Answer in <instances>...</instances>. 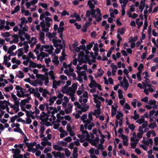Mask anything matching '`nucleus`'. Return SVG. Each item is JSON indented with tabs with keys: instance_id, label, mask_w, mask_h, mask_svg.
Wrapping results in <instances>:
<instances>
[{
	"instance_id": "f257e3e1",
	"label": "nucleus",
	"mask_w": 158,
	"mask_h": 158,
	"mask_svg": "<svg viewBox=\"0 0 158 158\" xmlns=\"http://www.w3.org/2000/svg\"><path fill=\"white\" fill-rule=\"evenodd\" d=\"M77 94L79 97V101L81 103H85L88 101V94L87 92L84 91V85L82 84L77 91Z\"/></svg>"
},
{
	"instance_id": "f03ea898",
	"label": "nucleus",
	"mask_w": 158,
	"mask_h": 158,
	"mask_svg": "<svg viewBox=\"0 0 158 158\" xmlns=\"http://www.w3.org/2000/svg\"><path fill=\"white\" fill-rule=\"evenodd\" d=\"M53 49V48L52 45H41L40 44H38L36 45L34 51L42 52L43 51H44L48 52L49 54H51L52 53Z\"/></svg>"
},
{
	"instance_id": "7ed1b4c3",
	"label": "nucleus",
	"mask_w": 158,
	"mask_h": 158,
	"mask_svg": "<svg viewBox=\"0 0 158 158\" xmlns=\"http://www.w3.org/2000/svg\"><path fill=\"white\" fill-rule=\"evenodd\" d=\"M83 125H81L80 127V130L81 134H78L77 136L79 138V141L81 143L84 142L85 140H89V134L87 131L84 128Z\"/></svg>"
},
{
	"instance_id": "20e7f679",
	"label": "nucleus",
	"mask_w": 158,
	"mask_h": 158,
	"mask_svg": "<svg viewBox=\"0 0 158 158\" xmlns=\"http://www.w3.org/2000/svg\"><path fill=\"white\" fill-rule=\"evenodd\" d=\"M75 106H77V108H76L77 111L78 113H73V115L76 118H79L80 116L79 114H81L82 112H84L86 111V109L83 106L80 105L78 102H75L74 103Z\"/></svg>"
},
{
	"instance_id": "39448f33",
	"label": "nucleus",
	"mask_w": 158,
	"mask_h": 158,
	"mask_svg": "<svg viewBox=\"0 0 158 158\" xmlns=\"http://www.w3.org/2000/svg\"><path fill=\"white\" fill-rule=\"evenodd\" d=\"M38 2V0H32L30 2H27L25 4L27 8L30 9L31 12L35 11L37 7L35 5Z\"/></svg>"
},
{
	"instance_id": "423d86ee",
	"label": "nucleus",
	"mask_w": 158,
	"mask_h": 158,
	"mask_svg": "<svg viewBox=\"0 0 158 158\" xmlns=\"http://www.w3.org/2000/svg\"><path fill=\"white\" fill-rule=\"evenodd\" d=\"M73 89L70 88V90L69 92H67L65 89L63 90V93H66L69 95L71 97V101L74 102L75 100V98L74 97V94L77 90V86L75 85H73Z\"/></svg>"
},
{
	"instance_id": "0eeeda50",
	"label": "nucleus",
	"mask_w": 158,
	"mask_h": 158,
	"mask_svg": "<svg viewBox=\"0 0 158 158\" xmlns=\"http://www.w3.org/2000/svg\"><path fill=\"white\" fill-rule=\"evenodd\" d=\"M77 73L78 74V76L77 78V80L80 82H82L83 81V78L85 81L87 80V77L85 71L78 70Z\"/></svg>"
},
{
	"instance_id": "6e6552de",
	"label": "nucleus",
	"mask_w": 158,
	"mask_h": 158,
	"mask_svg": "<svg viewBox=\"0 0 158 158\" xmlns=\"http://www.w3.org/2000/svg\"><path fill=\"white\" fill-rule=\"evenodd\" d=\"M48 115L47 117L45 118V120L48 123H49L50 125L52 124V123H54L56 122V117L54 115L55 113H53L48 112Z\"/></svg>"
},
{
	"instance_id": "1a4fd4ad",
	"label": "nucleus",
	"mask_w": 158,
	"mask_h": 158,
	"mask_svg": "<svg viewBox=\"0 0 158 158\" xmlns=\"http://www.w3.org/2000/svg\"><path fill=\"white\" fill-rule=\"evenodd\" d=\"M31 99V98L30 97H28L27 98H25L23 100H22L21 102H20L19 105L20 106L21 110L26 112V114L28 115L27 113L28 111H27L25 109V106L26 103H28L29 100Z\"/></svg>"
},
{
	"instance_id": "9d476101",
	"label": "nucleus",
	"mask_w": 158,
	"mask_h": 158,
	"mask_svg": "<svg viewBox=\"0 0 158 158\" xmlns=\"http://www.w3.org/2000/svg\"><path fill=\"white\" fill-rule=\"evenodd\" d=\"M156 101L155 100H149L148 103V105L145 106V107L148 110L152 109H157V105L156 104Z\"/></svg>"
},
{
	"instance_id": "9b49d317",
	"label": "nucleus",
	"mask_w": 158,
	"mask_h": 158,
	"mask_svg": "<svg viewBox=\"0 0 158 158\" xmlns=\"http://www.w3.org/2000/svg\"><path fill=\"white\" fill-rule=\"evenodd\" d=\"M46 109L48 112L53 113H57L58 111L61 110V108L60 106H58L57 108H53L51 106L46 105Z\"/></svg>"
},
{
	"instance_id": "f8f14e48",
	"label": "nucleus",
	"mask_w": 158,
	"mask_h": 158,
	"mask_svg": "<svg viewBox=\"0 0 158 158\" xmlns=\"http://www.w3.org/2000/svg\"><path fill=\"white\" fill-rule=\"evenodd\" d=\"M26 146L28 148V150L29 152H32L33 153H35L36 152L37 150L36 148L34 147L36 145V143L35 142L32 143H26Z\"/></svg>"
},
{
	"instance_id": "ddd939ff",
	"label": "nucleus",
	"mask_w": 158,
	"mask_h": 158,
	"mask_svg": "<svg viewBox=\"0 0 158 158\" xmlns=\"http://www.w3.org/2000/svg\"><path fill=\"white\" fill-rule=\"evenodd\" d=\"M71 84V81H68L66 82V84L62 88V89H61L62 92L63 93V90L64 89H65L67 91V92H69L70 90V88L71 89H73V85H75L77 86V83H74L71 86H70L69 87H68V86L70 85Z\"/></svg>"
},
{
	"instance_id": "4468645a",
	"label": "nucleus",
	"mask_w": 158,
	"mask_h": 158,
	"mask_svg": "<svg viewBox=\"0 0 158 158\" xmlns=\"http://www.w3.org/2000/svg\"><path fill=\"white\" fill-rule=\"evenodd\" d=\"M15 89L17 91V96L20 98L24 97L25 96V94L23 91L22 88L20 87L19 86L15 85Z\"/></svg>"
},
{
	"instance_id": "2eb2a0df",
	"label": "nucleus",
	"mask_w": 158,
	"mask_h": 158,
	"mask_svg": "<svg viewBox=\"0 0 158 158\" xmlns=\"http://www.w3.org/2000/svg\"><path fill=\"white\" fill-rule=\"evenodd\" d=\"M119 3L121 4L122 10H121V15L122 16L124 15L125 14V9L126 6L128 2V0H119Z\"/></svg>"
},
{
	"instance_id": "dca6fc26",
	"label": "nucleus",
	"mask_w": 158,
	"mask_h": 158,
	"mask_svg": "<svg viewBox=\"0 0 158 158\" xmlns=\"http://www.w3.org/2000/svg\"><path fill=\"white\" fill-rule=\"evenodd\" d=\"M9 105V103L8 102L6 101H1L0 102V112H4L3 110L5 109H7Z\"/></svg>"
},
{
	"instance_id": "f3484780",
	"label": "nucleus",
	"mask_w": 158,
	"mask_h": 158,
	"mask_svg": "<svg viewBox=\"0 0 158 158\" xmlns=\"http://www.w3.org/2000/svg\"><path fill=\"white\" fill-rule=\"evenodd\" d=\"M84 123V125H83L84 128L85 129V130L88 129L89 130H91L92 127L95 125L93 122L89 121L86 123Z\"/></svg>"
},
{
	"instance_id": "a211bd4d",
	"label": "nucleus",
	"mask_w": 158,
	"mask_h": 158,
	"mask_svg": "<svg viewBox=\"0 0 158 158\" xmlns=\"http://www.w3.org/2000/svg\"><path fill=\"white\" fill-rule=\"evenodd\" d=\"M120 84L125 91L127 90L129 86V83L126 78L125 77L123 81L120 82Z\"/></svg>"
},
{
	"instance_id": "6ab92c4d",
	"label": "nucleus",
	"mask_w": 158,
	"mask_h": 158,
	"mask_svg": "<svg viewBox=\"0 0 158 158\" xmlns=\"http://www.w3.org/2000/svg\"><path fill=\"white\" fill-rule=\"evenodd\" d=\"M39 91L42 93V95L44 98H48V95L50 94L48 90L41 87H39Z\"/></svg>"
},
{
	"instance_id": "aec40b11",
	"label": "nucleus",
	"mask_w": 158,
	"mask_h": 158,
	"mask_svg": "<svg viewBox=\"0 0 158 158\" xmlns=\"http://www.w3.org/2000/svg\"><path fill=\"white\" fill-rule=\"evenodd\" d=\"M52 42L53 43V45L55 47H59L60 49L63 48V46L61 44V41L59 39H53Z\"/></svg>"
},
{
	"instance_id": "412c9836",
	"label": "nucleus",
	"mask_w": 158,
	"mask_h": 158,
	"mask_svg": "<svg viewBox=\"0 0 158 158\" xmlns=\"http://www.w3.org/2000/svg\"><path fill=\"white\" fill-rule=\"evenodd\" d=\"M19 35L20 40L23 41L25 39L28 40L30 38V36L25 32H22L20 33L19 32Z\"/></svg>"
},
{
	"instance_id": "4be33fe9",
	"label": "nucleus",
	"mask_w": 158,
	"mask_h": 158,
	"mask_svg": "<svg viewBox=\"0 0 158 158\" xmlns=\"http://www.w3.org/2000/svg\"><path fill=\"white\" fill-rule=\"evenodd\" d=\"M131 142L130 143L131 148L132 149H135L136 147L137 144L139 142V139H134V138H131Z\"/></svg>"
},
{
	"instance_id": "5701e85b",
	"label": "nucleus",
	"mask_w": 158,
	"mask_h": 158,
	"mask_svg": "<svg viewBox=\"0 0 158 158\" xmlns=\"http://www.w3.org/2000/svg\"><path fill=\"white\" fill-rule=\"evenodd\" d=\"M119 137H121L123 140V144L124 146H128V143L127 136L123 134H121L119 135Z\"/></svg>"
},
{
	"instance_id": "b1692460",
	"label": "nucleus",
	"mask_w": 158,
	"mask_h": 158,
	"mask_svg": "<svg viewBox=\"0 0 158 158\" xmlns=\"http://www.w3.org/2000/svg\"><path fill=\"white\" fill-rule=\"evenodd\" d=\"M42 140L43 141L41 142V145L45 146H46V145L48 146H51V143L48 141V139L46 137H44Z\"/></svg>"
},
{
	"instance_id": "393cba45",
	"label": "nucleus",
	"mask_w": 158,
	"mask_h": 158,
	"mask_svg": "<svg viewBox=\"0 0 158 158\" xmlns=\"http://www.w3.org/2000/svg\"><path fill=\"white\" fill-rule=\"evenodd\" d=\"M6 22L5 20H0V30H2L3 28H5L6 30H9V27L6 26V25H5L6 24Z\"/></svg>"
},
{
	"instance_id": "a878e982",
	"label": "nucleus",
	"mask_w": 158,
	"mask_h": 158,
	"mask_svg": "<svg viewBox=\"0 0 158 158\" xmlns=\"http://www.w3.org/2000/svg\"><path fill=\"white\" fill-rule=\"evenodd\" d=\"M142 72L138 71L136 74H132L131 76L132 78L134 79H136L137 77L139 81H140L142 80V77L141 76Z\"/></svg>"
},
{
	"instance_id": "bb28decb",
	"label": "nucleus",
	"mask_w": 158,
	"mask_h": 158,
	"mask_svg": "<svg viewBox=\"0 0 158 158\" xmlns=\"http://www.w3.org/2000/svg\"><path fill=\"white\" fill-rule=\"evenodd\" d=\"M12 100L13 101L14 104H20V99L18 98L16 95L13 93H11Z\"/></svg>"
},
{
	"instance_id": "cd10ccee",
	"label": "nucleus",
	"mask_w": 158,
	"mask_h": 158,
	"mask_svg": "<svg viewBox=\"0 0 158 158\" xmlns=\"http://www.w3.org/2000/svg\"><path fill=\"white\" fill-rule=\"evenodd\" d=\"M123 122V118H116L115 121V127H114V130L115 131L116 128L118 127V126H121Z\"/></svg>"
},
{
	"instance_id": "c85d7f7f",
	"label": "nucleus",
	"mask_w": 158,
	"mask_h": 158,
	"mask_svg": "<svg viewBox=\"0 0 158 158\" xmlns=\"http://www.w3.org/2000/svg\"><path fill=\"white\" fill-rule=\"evenodd\" d=\"M97 2L95 0H89L88 2V5L90 9H94V4H97Z\"/></svg>"
},
{
	"instance_id": "c756f323",
	"label": "nucleus",
	"mask_w": 158,
	"mask_h": 158,
	"mask_svg": "<svg viewBox=\"0 0 158 158\" xmlns=\"http://www.w3.org/2000/svg\"><path fill=\"white\" fill-rule=\"evenodd\" d=\"M96 10L93 9H91L90 10H88L86 11L85 16L86 17H89L91 15L93 17V15L95 14Z\"/></svg>"
},
{
	"instance_id": "7c9ffc66",
	"label": "nucleus",
	"mask_w": 158,
	"mask_h": 158,
	"mask_svg": "<svg viewBox=\"0 0 158 158\" xmlns=\"http://www.w3.org/2000/svg\"><path fill=\"white\" fill-rule=\"evenodd\" d=\"M73 106L70 103H69L67 107L65 108V111L66 114H68L71 113L72 111Z\"/></svg>"
},
{
	"instance_id": "2f4dec72",
	"label": "nucleus",
	"mask_w": 158,
	"mask_h": 158,
	"mask_svg": "<svg viewBox=\"0 0 158 158\" xmlns=\"http://www.w3.org/2000/svg\"><path fill=\"white\" fill-rule=\"evenodd\" d=\"M118 108V106L116 104L115 105L111 106V112L112 117L114 116L116 114Z\"/></svg>"
},
{
	"instance_id": "473e14b6",
	"label": "nucleus",
	"mask_w": 158,
	"mask_h": 158,
	"mask_svg": "<svg viewBox=\"0 0 158 158\" xmlns=\"http://www.w3.org/2000/svg\"><path fill=\"white\" fill-rule=\"evenodd\" d=\"M7 56H5L4 57V60L3 64L6 66L7 67H9L10 66L11 64L10 62H8Z\"/></svg>"
},
{
	"instance_id": "72a5a7b5",
	"label": "nucleus",
	"mask_w": 158,
	"mask_h": 158,
	"mask_svg": "<svg viewBox=\"0 0 158 158\" xmlns=\"http://www.w3.org/2000/svg\"><path fill=\"white\" fill-rule=\"evenodd\" d=\"M39 39L41 41L42 44H44L45 43V41L44 40V37L45 34L44 32H42L40 31L39 33Z\"/></svg>"
},
{
	"instance_id": "f704fd0d",
	"label": "nucleus",
	"mask_w": 158,
	"mask_h": 158,
	"mask_svg": "<svg viewBox=\"0 0 158 158\" xmlns=\"http://www.w3.org/2000/svg\"><path fill=\"white\" fill-rule=\"evenodd\" d=\"M48 55L45 52H41L38 56H37V59L38 60H43L45 57L48 56Z\"/></svg>"
},
{
	"instance_id": "c9c22d12",
	"label": "nucleus",
	"mask_w": 158,
	"mask_h": 158,
	"mask_svg": "<svg viewBox=\"0 0 158 158\" xmlns=\"http://www.w3.org/2000/svg\"><path fill=\"white\" fill-rule=\"evenodd\" d=\"M142 143L148 146L150 145H152L153 143V141L151 138H150L147 140H143Z\"/></svg>"
},
{
	"instance_id": "e433bc0d",
	"label": "nucleus",
	"mask_w": 158,
	"mask_h": 158,
	"mask_svg": "<svg viewBox=\"0 0 158 158\" xmlns=\"http://www.w3.org/2000/svg\"><path fill=\"white\" fill-rule=\"evenodd\" d=\"M40 25L41 27H42V30L43 31H48L49 28H48L46 27V28H45V26L46 25V24H45L44 23V20H43L42 21H41L40 23Z\"/></svg>"
},
{
	"instance_id": "4c0bfd02",
	"label": "nucleus",
	"mask_w": 158,
	"mask_h": 158,
	"mask_svg": "<svg viewBox=\"0 0 158 158\" xmlns=\"http://www.w3.org/2000/svg\"><path fill=\"white\" fill-rule=\"evenodd\" d=\"M20 20L21 21V22L19 24V26L22 27V25L23 26L24 25H25L28 23L27 20H26L25 17H22L20 19Z\"/></svg>"
},
{
	"instance_id": "58836bf2",
	"label": "nucleus",
	"mask_w": 158,
	"mask_h": 158,
	"mask_svg": "<svg viewBox=\"0 0 158 158\" xmlns=\"http://www.w3.org/2000/svg\"><path fill=\"white\" fill-rule=\"evenodd\" d=\"M19 32L20 33L22 32H24V31H27L28 30V27L27 26L23 27L19 26Z\"/></svg>"
},
{
	"instance_id": "ea45409f",
	"label": "nucleus",
	"mask_w": 158,
	"mask_h": 158,
	"mask_svg": "<svg viewBox=\"0 0 158 158\" xmlns=\"http://www.w3.org/2000/svg\"><path fill=\"white\" fill-rule=\"evenodd\" d=\"M55 158H65L64 154L61 153L60 152H57L54 154Z\"/></svg>"
},
{
	"instance_id": "a19ab883",
	"label": "nucleus",
	"mask_w": 158,
	"mask_h": 158,
	"mask_svg": "<svg viewBox=\"0 0 158 158\" xmlns=\"http://www.w3.org/2000/svg\"><path fill=\"white\" fill-rule=\"evenodd\" d=\"M40 78L41 79L42 81H44V84L46 85H48V83L49 82V79L48 77H45V76L43 75L40 76Z\"/></svg>"
},
{
	"instance_id": "79ce46f5",
	"label": "nucleus",
	"mask_w": 158,
	"mask_h": 158,
	"mask_svg": "<svg viewBox=\"0 0 158 158\" xmlns=\"http://www.w3.org/2000/svg\"><path fill=\"white\" fill-rule=\"evenodd\" d=\"M45 19L46 21V26L48 28H49L50 27V24L49 22H52V19L51 18L48 17H45Z\"/></svg>"
},
{
	"instance_id": "37998d69",
	"label": "nucleus",
	"mask_w": 158,
	"mask_h": 158,
	"mask_svg": "<svg viewBox=\"0 0 158 158\" xmlns=\"http://www.w3.org/2000/svg\"><path fill=\"white\" fill-rule=\"evenodd\" d=\"M93 18H95L96 21L97 22H99L101 20L102 18V14H96L93 15Z\"/></svg>"
},
{
	"instance_id": "c03bdc74",
	"label": "nucleus",
	"mask_w": 158,
	"mask_h": 158,
	"mask_svg": "<svg viewBox=\"0 0 158 158\" xmlns=\"http://www.w3.org/2000/svg\"><path fill=\"white\" fill-rule=\"evenodd\" d=\"M56 35V34L54 32H52V33H48L46 34V36L48 37L50 40L52 39H54V38Z\"/></svg>"
},
{
	"instance_id": "a18cd8bd",
	"label": "nucleus",
	"mask_w": 158,
	"mask_h": 158,
	"mask_svg": "<svg viewBox=\"0 0 158 158\" xmlns=\"http://www.w3.org/2000/svg\"><path fill=\"white\" fill-rule=\"evenodd\" d=\"M98 85L97 83L95 80L91 81L89 84V86L91 88H94L96 87V86Z\"/></svg>"
},
{
	"instance_id": "49530a36",
	"label": "nucleus",
	"mask_w": 158,
	"mask_h": 158,
	"mask_svg": "<svg viewBox=\"0 0 158 158\" xmlns=\"http://www.w3.org/2000/svg\"><path fill=\"white\" fill-rule=\"evenodd\" d=\"M53 148L56 150H58L59 151L63 150V148L59 144H53Z\"/></svg>"
},
{
	"instance_id": "de8ad7c7",
	"label": "nucleus",
	"mask_w": 158,
	"mask_h": 158,
	"mask_svg": "<svg viewBox=\"0 0 158 158\" xmlns=\"http://www.w3.org/2000/svg\"><path fill=\"white\" fill-rule=\"evenodd\" d=\"M19 104H14V105L11 106V107L15 111V112H17L19 110Z\"/></svg>"
},
{
	"instance_id": "09e8293b",
	"label": "nucleus",
	"mask_w": 158,
	"mask_h": 158,
	"mask_svg": "<svg viewBox=\"0 0 158 158\" xmlns=\"http://www.w3.org/2000/svg\"><path fill=\"white\" fill-rule=\"evenodd\" d=\"M13 89V86L11 85H10L8 86L5 87L4 89V91L6 92H9L12 91Z\"/></svg>"
},
{
	"instance_id": "8fccbe9b",
	"label": "nucleus",
	"mask_w": 158,
	"mask_h": 158,
	"mask_svg": "<svg viewBox=\"0 0 158 158\" xmlns=\"http://www.w3.org/2000/svg\"><path fill=\"white\" fill-rule=\"evenodd\" d=\"M4 112H0V120L1 123H5L7 121V120L2 118V116L3 115Z\"/></svg>"
},
{
	"instance_id": "3c124183",
	"label": "nucleus",
	"mask_w": 158,
	"mask_h": 158,
	"mask_svg": "<svg viewBox=\"0 0 158 158\" xmlns=\"http://www.w3.org/2000/svg\"><path fill=\"white\" fill-rule=\"evenodd\" d=\"M11 62L13 64H20L21 63L20 61L17 59L15 57L12 58L11 59Z\"/></svg>"
},
{
	"instance_id": "603ef678",
	"label": "nucleus",
	"mask_w": 158,
	"mask_h": 158,
	"mask_svg": "<svg viewBox=\"0 0 158 158\" xmlns=\"http://www.w3.org/2000/svg\"><path fill=\"white\" fill-rule=\"evenodd\" d=\"M93 114L95 116L96 118H98L101 114V109H96L94 110Z\"/></svg>"
},
{
	"instance_id": "864d4df0",
	"label": "nucleus",
	"mask_w": 158,
	"mask_h": 158,
	"mask_svg": "<svg viewBox=\"0 0 158 158\" xmlns=\"http://www.w3.org/2000/svg\"><path fill=\"white\" fill-rule=\"evenodd\" d=\"M134 115L131 117V118L135 120H136L139 117V115L137 113L136 110H135L134 112Z\"/></svg>"
},
{
	"instance_id": "5fc2aeb1",
	"label": "nucleus",
	"mask_w": 158,
	"mask_h": 158,
	"mask_svg": "<svg viewBox=\"0 0 158 158\" xmlns=\"http://www.w3.org/2000/svg\"><path fill=\"white\" fill-rule=\"evenodd\" d=\"M28 43L27 42H24L23 48L24 50V52L25 53H27L29 49V45H27Z\"/></svg>"
},
{
	"instance_id": "6e6d98bb",
	"label": "nucleus",
	"mask_w": 158,
	"mask_h": 158,
	"mask_svg": "<svg viewBox=\"0 0 158 158\" xmlns=\"http://www.w3.org/2000/svg\"><path fill=\"white\" fill-rule=\"evenodd\" d=\"M87 115L86 114H83L82 116L81 117V119L83 123H86L87 121H88L89 120L87 119Z\"/></svg>"
},
{
	"instance_id": "4d7b16f0",
	"label": "nucleus",
	"mask_w": 158,
	"mask_h": 158,
	"mask_svg": "<svg viewBox=\"0 0 158 158\" xmlns=\"http://www.w3.org/2000/svg\"><path fill=\"white\" fill-rule=\"evenodd\" d=\"M60 81H57L55 80H53V87L54 88H56L60 84Z\"/></svg>"
},
{
	"instance_id": "13d9d810",
	"label": "nucleus",
	"mask_w": 158,
	"mask_h": 158,
	"mask_svg": "<svg viewBox=\"0 0 158 158\" xmlns=\"http://www.w3.org/2000/svg\"><path fill=\"white\" fill-rule=\"evenodd\" d=\"M140 19L139 18H137L136 19V23L137 25L138 26V29L140 27L142 26L143 24V22L142 21H140Z\"/></svg>"
},
{
	"instance_id": "bf43d9fd",
	"label": "nucleus",
	"mask_w": 158,
	"mask_h": 158,
	"mask_svg": "<svg viewBox=\"0 0 158 158\" xmlns=\"http://www.w3.org/2000/svg\"><path fill=\"white\" fill-rule=\"evenodd\" d=\"M48 75L53 80H54L55 79L56 77L54 76V73L52 70L49 71L48 73Z\"/></svg>"
},
{
	"instance_id": "052dcab7",
	"label": "nucleus",
	"mask_w": 158,
	"mask_h": 158,
	"mask_svg": "<svg viewBox=\"0 0 158 158\" xmlns=\"http://www.w3.org/2000/svg\"><path fill=\"white\" fill-rule=\"evenodd\" d=\"M23 48H21L19 49L18 50V53H17V56L19 58L22 56L23 53Z\"/></svg>"
},
{
	"instance_id": "680f3d73",
	"label": "nucleus",
	"mask_w": 158,
	"mask_h": 158,
	"mask_svg": "<svg viewBox=\"0 0 158 158\" xmlns=\"http://www.w3.org/2000/svg\"><path fill=\"white\" fill-rule=\"evenodd\" d=\"M118 97L119 99H121L122 98H124L123 95V92L121 89H118Z\"/></svg>"
},
{
	"instance_id": "e2e57ef3",
	"label": "nucleus",
	"mask_w": 158,
	"mask_h": 158,
	"mask_svg": "<svg viewBox=\"0 0 158 158\" xmlns=\"http://www.w3.org/2000/svg\"><path fill=\"white\" fill-rule=\"evenodd\" d=\"M28 42L29 44H35L37 43L36 39L35 37H32L30 39L29 38Z\"/></svg>"
},
{
	"instance_id": "0e129e2a",
	"label": "nucleus",
	"mask_w": 158,
	"mask_h": 158,
	"mask_svg": "<svg viewBox=\"0 0 158 158\" xmlns=\"http://www.w3.org/2000/svg\"><path fill=\"white\" fill-rule=\"evenodd\" d=\"M27 58L30 59L31 58L32 59H35L36 58V57L31 52H29L27 55Z\"/></svg>"
},
{
	"instance_id": "69168bd1",
	"label": "nucleus",
	"mask_w": 158,
	"mask_h": 158,
	"mask_svg": "<svg viewBox=\"0 0 158 158\" xmlns=\"http://www.w3.org/2000/svg\"><path fill=\"white\" fill-rule=\"evenodd\" d=\"M94 115L93 112L91 111L89 112L88 114V120H89V121L91 122L93 120V115Z\"/></svg>"
},
{
	"instance_id": "338daca9",
	"label": "nucleus",
	"mask_w": 158,
	"mask_h": 158,
	"mask_svg": "<svg viewBox=\"0 0 158 158\" xmlns=\"http://www.w3.org/2000/svg\"><path fill=\"white\" fill-rule=\"evenodd\" d=\"M52 61L53 63L55 64L56 65H58L59 63L58 60V57L56 56H55L52 58Z\"/></svg>"
},
{
	"instance_id": "774afa93",
	"label": "nucleus",
	"mask_w": 158,
	"mask_h": 158,
	"mask_svg": "<svg viewBox=\"0 0 158 158\" xmlns=\"http://www.w3.org/2000/svg\"><path fill=\"white\" fill-rule=\"evenodd\" d=\"M99 141V139L98 138H96L94 140H92L91 142L92 143V144L94 146H96V145L98 143Z\"/></svg>"
}]
</instances>
